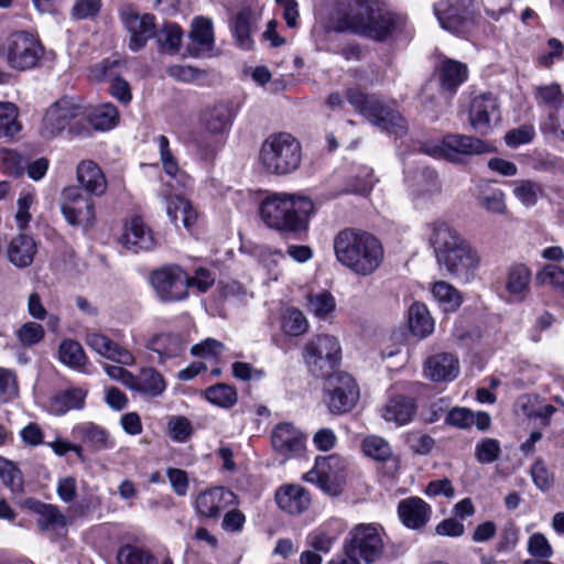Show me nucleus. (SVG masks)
<instances>
[{
	"mask_svg": "<svg viewBox=\"0 0 564 564\" xmlns=\"http://www.w3.org/2000/svg\"><path fill=\"white\" fill-rule=\"evenodd\" d=\"M232 32L240 47L249 48L251 46L250 21L246 11L239 12L234 21Z\"/></svg>",
	"mask_w": 564,
	"mask_h": 564,
	"instance_id": "0e129e2a",
	"label": "nucleus"
},
{
	"mask_svg": "<svg viewBox=\"0 0 564 564\" xmlns=\"http://www.w3.org/2000/svg\"><path fill=\"white\" fill-rule=\"evenodd\" d=\"M1 54L13 69L26 70L37 66L43 57L44 47L34 35L21 31L6 40Z\"/></svg>",
	"mask_w": 564,
	"mask_h": 564,
	"instance_id": "6e6552de",
	"label": "nucleus"
},
{
	"mask_svg": "<svg viewBox=\"0 0 564 564\" xmlns=\"http://www.w3.org/2000/svg\"><path fill=\"white\" fill-rule=\"evenodd\" d=\"M278 506L290 514H300L311 505L310 492L300 485H286L275 494Z\"/></svg>",
	"mask_w": 564,
	"mask_h": 564,
	"instance_id": "cd10ccee",
	"label": "nucleus"
},
{
	"mask_svg": "<svg viewBox=\"0 0 564 564\" xmlns=\"http://www.w3.org/2000/svg\"><path fill=\"white\" fill-rule=\"evenodd\" d=\"M541 130L564 140V105L557 111L546 113L545 119L541 122Z\"/></svg>",
	"mask_w": 564,
	"mask_h": 564,
	"instance_id": "e2e57ef3",
	"label": "nucleus"
},
{
	"mask_svg": "<svg viewBox=\"0 0 564 564\" xmlns=\"http://www.w3.org/2000/svg\"><path fill=\"white\" fill-rule=\"evenodd\" d=\"M0 478L12 492L23 491V476L20 469L10 460L0 457Z\"/></svg>",
	"mask_w": 564,
	"mask_h": 564,
	"instance_id": "603ef678",
	"label": "nucleus"
},
{
	"mask_svg": "<svg viewBox=\"0 0 564 564\" xmlns=\"http://www.w3.org/2000/svg\"><path fill=\"white\" fill-rule=\"evenodd\" d=\"M36 253V245L31 236L20 234L14 237L8 247V257L18 268L29 267Z\"/></svg>",
	"mask_w": 564,
	"mask_h": 564,
	"instance_id": "473e14b6",
	"label": "nucleus"
},
{
	"mask_svg": "<svg viewBox=\"0 0 564 564\" xmlns=\"http://www.w3.org/2000/svg\"><path fill=\"white\" fill-rule=\"evenodd\" d=\"M236 502L232 491L216 487L200 492L195 500L196 511L207 518H217L228 506Z\"/></svg>",
	"mask_w": 564,
	"mask_h": 564,
	"instance_id": "4be33fe9",
	"label": "nucleus"
},
{
	"mask_svg": "<svg viewBox=\"0 0 564 564\" xmlns=\"http://www.w3.org/2000/svg\"><path fill=\"white\" fill-rule=\"evenodd\" d=\"M301 142L288 132L270 134L261 144L259 162L271 175H288L295 172L302 162Z\"/></svg>",
	"mask_w": 564,
	"mask_h": 564,
	"instance_id": "20e7f679",
	"label": "nucleus"
},
{
	"mask_svg": "<svg viewBox=\"0 0 564 564\" xmlns=\"http://www.w3.org/2000/svg\"><path fill=\"white\" fill-rule=\"evenodd\" d=\"M155 35L164 50L176 52L181 44L183 32L176 23L167 22Z\"/></svg>",
	"mask_w": 564,
	"mask_h": 564,
	"instance_id": "bf43d9fd",
	"label": "nucleus"
},
{
	"mask_svg": "<svg viewBox=\"0 0 564 564\" xmlns=\"http://www.w3.org/2000/svg\"><path fill=\"white\" fill-rule=\"evenodd\" d=\"M341 358L339 341L332 335H318L311 339L303 349V359L308 371L317 378L333 375Z\"/></svg>",
	"mask_w": 564,
	"mask_h": 564,
	"instance_id": "0eeeda50",
	"label": "nucleus"
},
{
	"mask_svg": "<svg viewBox=\"0 0 564 564\" xmlns=\"http://www.w3.org/2000/svg\"><path fill=\"white\" fill-rule=\"evenodd\" d=\"M117 562L118 564H158L155 557L148 550L131 544L119 549Z\"/></svg>",
	"mask_w": 564,
	"mask_h": 564,
	"instance_id": "09e8293b",
	"label": "nucleus"
},
{
	"mask_svg": "<svg viewBox=\"0 0 564 564\" xmlns=\"http://www.w3.org/2000/svg\"><path fill=\"white\" fill-rule=\"evenodd\" d=\"M59 206L70 226L88 231L95 225V203L90 196L84 195L78 186H67L62 191Z\"/></svg>",
	"mask_w": 564,
	"mask_h": 564,
	"instance_id": "1a4fd4ad",
	"label": "nucleus"
},
{
	"mask_svg": "<svg viewBox=\"0 0 564 564\" xmlns=\"http://www.w3.org/2000/svg\"><path fill=\"white\" fill-rule=\"evenodd\" d=\"M102 7V0H75L70 15L75 20H87L96 18Z\"/></svg>",
	"mask_w": 564,
	"mask_h": 564,
	"instance_id": "680f3d73",
	"label": "nucleus"
},
{
	"mask_svg": "<svg viewBox=\"0 0 564 564\" xmlns=\"http://www.w3.org/2000/svg\"><path fill=\"white\" fill-rule=\"evenodd\" d=\"M120 20L130 34L129 47L137 52L156 34L155 18L150 13H139L131 7L120 11Z\"/></svg>",
	"mask_w": 564,
	"mask_h": 564,
	"instance_id": "4468645a",
	"label": "nucleus"
},
{
	"mask_svg": "<svg viewBox=\"0 0 564 564\" xmlns=\"http://www.w3.org/2000/svg\"><path fill=\"white\" fill-rule=\"evenodd\" d=\"M432 230L430 242L434 248L437 261L465 241L455 229L445 221H435L430 225Z\"/></svg>",
	"mask_w": 564,
	"mask_h": 564,
	"instance_id": "c85d7f7f",
	"label": "nucleus"
},
{
	"mask_svg": "<svg viewBox=\"0 0 564 564\" xmlns=\"http://www.w3.org/2000/svg\"><path fill=\"white\" fill-rule=\"evenodd\" d=\"M469 0H442L434 7L443 29L463 33L470 24Z\"/></svg>",
	"mask_w": 564,
	"mask_h": 564,
	"instance_id": "a211bd4d",
	"label": "nucleus"
},
{
	"mask_svg": "<svg viewBox=\"0 0 564 564\" xmlns=\"http://www.w3.org/2000/svg\"><path fill=\"white\" fill-rule=\"evenodd\" d=\"M26 166V160L13 150L0 149V167L10 175L20 176Z\"/></svg>",
	"mask_w": 564,
	"mask_h": 564,
	"instance_id": "6e6d98bb",
	"label": "nucleus"
},
{
	"mask_svg": "<svg viewBox=\"0 0 564 564\" xmlns=\"http://www.w3.org/2000/svg\"><path fill=\"white\" fill-rule=\"evenodd\" d=\"M304 440V434L291 423H279L271 432L274 451L285 458L301 454Z\"/></svg>",
	"mask_w": 564,
	"mask_h": 564,
	"instance_id": "6ab92c4d",
	"label": "nucleus"
},
{
	"mask_svg": "<svg viewBox=\"0 0 564 564\" xmlns=\"http://www.w3.org/2000/svg\"><path fill=\"white\" fill-rule=\"evenodd\" d=\"M332 29L384 42L395 40L406 31V19L379 8L377 0H346L338 9Z\"/></svg>",
	"mask_w": 564,
	"mask_h": 564,
	"instance_id": "f257e3e1",
	"label": "nucleus"
},
{
	"mask_svg": "<svg viewBox=\"0 0 564 564\" xmlns=\"http://www.w3.org/2000/svg\"><path fill=\"white\" fill-rule=\"evenodd\" d=\"M362 451L368 457L380 462L389 459L392 455L388 442L376 435L368 436L362 441Z\"/></svg>",
	"mask_w": 564,
	"mask_h": 564,
	"instance_id": "5fc2aeb1",
	"label": "nucleus"
},
{
	"mask_svg": "<svg viewBox=\"0 0 564 564\" xmlns=\"http://www.w3.org/2000/svg\"><path fill=\"white\" fill-rule=\"evenodd\" d=\"M166 389V382L163 376L154 368H143L138 376H134V382L131 390L147 397L156 398Z\"/></svg>",
	"mask_w": 564,
	"mask_h": 564,
	"instance_id": "c9c22d12",
	"label": "nucleus"
},
{
	"mask_svg": "<svg viewBox=\"0 0 564 564\" xmlns=\"http://www.w3.org/2000/svg\"><path fill=\"white\" fill-rule=\"evenodd\" d=\"M205 397L210 403L221 408H230L237 402L236 390L225 383L209 387L205 391Z\"/></svg>",
	"mask_w": 564,
	"mask_h": 564,
	"instance_id": "3c124183",
	"label": "nucleus"
},
{
	"mask_svg": "<svg viewBox=\"0 0 564 564\" xmlns=\"http://www.w3.org/2000/svg\"><path fill=\"white\" fill-rule=\"evenodd\" d=\"M409 326L411 332L421 338L429 336L434 328V322L427 307L419 302L409 308Z\"/></svg>",
	"mask_w": 564,
	"mask_h": 564,
	"instance_id": "58836bf2",
	"label": "nucleus"
},
{
	"mask_svg": "<svg viewBox=\"0 0 564 564\" xmlns=\"http://www.w3.org/2000/svg\"><path fill=\"white\" fill-rule=\"evenodd\" d=\"M477 200L482 208L490 213L501 215L507 210L503 192L499 188L490 187L488 184L479 187Z\"/></svg>",
	"mask_w": 564,
	"mask_h": 564,
	"instance_id": "37998d69",
	"label": "nucleus"
},
{
	"mask_svg": "<svg viewBox=\"0 0 564 564\" xmlns=\"http://www.w3.org/2000/svg\"><path fill=\"white\" fill-rule=\"evenodd\" d=\"M538 281L564 293V269L556 264L545 265L536 275Z\"/></svg>",
	"mask_w": 564,
	"mask_h": 564,
	"instance_id": "052dcab7",
	"label": "nucleus"
},
{
	"mask_svg": "<svg viewBox=\"0 0 564 564\" xmlns=\"http://www.w3.org/2000/svg\"><path fill=\"white\" fill-rule=\"evenodd\" d=\"M76 177L80 189H85L91 196L100 197L107 191V178L99 165L91 160L78 163Z\"/></svg>",
	"mask_w": 564,
	"mask_h": 564,
	"instance_id": "393cba45",
	"label": "nucleus"
},
{
	"mask_svg": "<svg viewBox=\"0 0 564 564\" xmlns=\"http://www.w3.org/2000/svg\"><path fill=\"white\" fill-rule=\"evenodd\" d=\"M336 259L358 275L372 274L383 261L381 242L370 232L346 228L334 238Z\"/></svg>",
	"mask_w": 564,
	"mask_h": 564,
	"instance_id": "f03ea898",
	"label": "nucleus"
},
{
	"mask_svg": "<svg viewBox=\"0 0 564 564\" xmlns=\"http://www.w3.org/2000/svg\"><path fill=\"white\" fill-rule=\"evenodd\" d=\"M495 149L487 142L465 134H447L440 144L429 148V154L449 162H460L463 156L492 152Z\"/></svg>",
	"mask_w": 564,
	"mask_h": 564,
	"instance_id": "f8f14e48",
	"label": "nucleus"
},
{
	"mask_svg": "<svg viewBox=\"0 0 564 564\" xmlns=\"http://www.w3.org/2000/svg\"><path fill=\"white\" fill-rule=\"evenodd\" d=\"M121 241L126 249L133 252L149 251L153 249L156 241L152 231L147 227L141 217H133L126 227Z\"/></svg>",
	"mask_w": 564,
	"mask_h": 564,
	"instance_id": "bb28decb",
	"label": "nucleus"
},
{
	"mask_svg": "<svg viewBox=\"0 0 564 564\" xmlns=\"http://www.w3.org/2000/svg\"><path fill=\"white\" fill-rule=\"evenodd\" d=\"M398 514L406 528L419 530L429 522L432 508L419 497H409L399 502Z\"/></svg>",
	"mask_w": 564,
	"mask_h": 564,
	"instance_id": "b1692460",
	"label": "nucleus"
},
{
	"mask_svg": "<svg viewBox=\"0 0 564 564\" xmlns=\"http://www.w3.org/2000/svg\"><path fill=\"white\" fill-rule=\"evenodd\" d=\"M61 362L75 370H83L87 364V356L82 345L73 339H65L58 348Z\"/></svg>",
	"mask_w": 564,
	"mask_h": 564,
	"instance_id": "ea45409f",
	"label": "nucleus"
},
{
	"mask_svg": "<svg viewBox=\"0 0 564 564\" xmlns=\"http://www.w3.org/2000/svg\"><path fill=\"white\" fill-rule=\"evenodd\" d=\"M535 98L547 113L557 111L564 105V94L556 84L536 87Z\"/></svg>",
	"mask_w": 564,
	"mask_h": 564,
	"instance_id": "79ce46f5",
	"label": "nucleus"
},
{
	"mask_svg": "<svg viewBox=\"0 0 564 564\" xmlns=\"http://www.w3.org/2000/svg\"><path fill=\"white\" fill-rule=\"evenodd\" d=\"M313 210L308 197L289 193L270 194L260 205L261 219L269 228L292 235L307 230Z\"/></svg>",
	"mask_w": 564,
	"mask_h": 564,
	"instance_id": "7ed1b4c3",
	"label": "nucleus"
},
{
	"mask_svg": "<svg viewBox=\"0 0 564 564\" xmlns=\"http://www.w3.org/2000/svg\"><path fill=\"white\" fill-rule=\"evenodd\" d=\"M514 196L525 206H534L542 195V187L536 182L522 180L514 182Z\"/></svg>",
	"mask_w": 564,
	"mask_h": 564,
	"instance_id": "864d4df0",
	"label": "nucleus"
},
{
	"mask_svg": "<svg viewBox=\"0 0 564 564\" xmlns=\"http://www.w3.org/2000/svg\"><path fill=\"white\" fill-rule=\"evenodd\" d=\"M344 470L345 464L339 456L317 457L314 468L304 475V480L316 485L327 495L337 496Z\"/></svg>",
	"mask_w": 564,
	"mask_h": 564,
	"instance_id": "ddd939ff",
	"label": "nucleus"
},
{
	"mask_svg": "<svg viewBox=\"0 0 564 564\" xmlns=\"http://www.w3.org/2000/svg\"><path fill=\"white\" fill-rule=\"evenodd\" d=\"M82 109L69 98L54 102L44 113L40 133L46 139H53L64 131L77 118Z\"/></svg>",
	"mask_w": 564,
	"mask_h": 564,
	"instance_id": "2eb2a0df",
	"label": "nucleus"
},
{
	"mask_svg": "<svg viewBox=\"0 0 564 564\" xmlns=\"http://www.w3.org/2000/svg\"><path fill=\"white\" fill-rule=\"evenodd\" d=\"M346 99L356 111L381 130L395 134H401L405 131L404 118L375 97H367L361 90L349 88L346 90Z\"/></svg>",
	"mask_w": 564,
	"mask_h": 564,
	"instance_id": "423d86ee",
	"label": "nucleus"
},
{
	"mask_svg": "<svg viewBox=\"0 0 564 564\" xmlns=\"http://www.w3.org/2000/svg\"><path fill=\"white\" fill-rule=\"evenodd\" d=\"M169 434L176 442H185L192 434V425L184 416H173L169 421Z\"/></svg>",
	"mask_w": 564,
	"mask_h": 564,
	"instance_id": "338daca9",
	"label": "nucleus"
},
{
	"mask_svg": "<svg viewBox=\"0 0 564 564\" xmlns=\"http://www.w3.org/2000/svg\"><path fill=\"white\" fill-rule=\"evenodd\" d=\"M468 76L466 64L446 58L438 66V80L443 91L454 95Z\"/></svg>",
	"mask_w": 564,
	"mask_h": 564,
	"instance_id": "2f4dec72",
	"label": "nucleus"
},
{
	"mask_svg": "<svg viewBox=\"0 0 564 564\" xmlns=\"http://www.w3.org/2000/svg\"><path fill=\"white\" fill-rule=\"evenodd\" d=\"M119 115L117 108L111 104H104L95 107L88 115L91 127L96 130H110L118 123Z\"/></svg>",
	"mask_w": 564,
	"mask_h": 564,
	"instance_id": "a19ab883",
	"label": "nucleus"
},
{
	"mask_svg": "<svg viewBox=\"0 0 564 564\" xmlns=\"http://www.w3.org/2000/svg\"><path fill=\"white\" fill-rule=\"evenodd\" d=\"M531 476L534 485L542 491L549 490L554 484V476L549 471L545 464L539 459L531 468Z\"/></svg>",
	"mask_w": 564,
	"mask_h": 564,
	"instance_id": "774afa93",
	"label": "nucleus"
},
{
	"mask_svg": "<svg viewBox=\"0 0 564 564\" xmlns=\"http://www.w3.org/2000/svg\"><path fill=\"white\" fill-rule=\"evenodd\" d=\"M528 552L534 558L549 560L553 556V549L543 533H533L528 540Z\"/></svg>",
	"mask_w": 564,
	"mask_h": 564,
	"instance_id": "69168bd1",
	"label": "nucleus"
},
{
	"mask_svg": "<svg viewBox=\"0 0 564 564\" xmlns=\"http://www.w3.org/2000/svg\"><path fill=\"white\" fill-rule=\"evenodd\" d=\"M166 214L176 226L177 220L181 219L186 229H189L197 220V213L192 204L180 195L170 196L167 198Z\"/></svg>",
	"mask_w": 564,
	"mask_h": 564,
	"instance_id": "4c0bfd02",
	"label": "nucleus"
},
{
	"mask_svg": "<svg viewBox=\"0 0 564 564\" xmlns=\"http://www.w3.org/2000/svg\"><path fill=\"white\" fill-rule=\"evenodd\" d=\"M87 392L80 388L63 390L50 400V412L63 415L70 410H80L85 405Z\"/></svg>",
	"mask_w": 564,
	"mask_h": 564,
	"instance_id": "f704fd0d",
	"label": "nucleus"
},
{
	"mask_svg": "<svg viewBox=\"0 0 564 564\" xmlns=\"http://www.w3.org/2000/svg\"><path fill=\"white\" fill-rule=\"evenodd\" d=\"M384 543L379 529L375 524L360 523L355 525L344 542V558L340 564H366L379 561L383 555Z\"/></svg>",
	"mask_w": 564,
	"mask_h": 564,
	"instance_id": "39448f33",
	"label": "nucleus"
},
{
	"mask_svg": "<svg viewBox=\"0 0 564 564\" xmlns=\"http://www.w3.org/2000/svg\"><path fill=\"white\" fill-rule=\"evenodd\" d=\"M459 373V361L449 352H438L426 358L424 375L434 382L452 381Z\"/></svg>",
	"mask_w": 564,
	"mask_h": 564,
	"instance_id": "5701e85b",
	"label": "nucleus"
},
{
	"mask_svg": "<svg viewBox=\"0 0 564 564\" xmlns=\"http://www.w3.org/2000/svg\"><path fill=\"white\" fill-rule=\"evenodd\" d=\"M150 284L162 302H175L187 296L189 279L178 265L167 264L151 272Z\"/></svg>",
	"mask_w": 564,
	"mask_h": 564,
	"instance_id": "9b49d317",
	"label": "nucleus"
},
{
	"mask_svg": "<svg viewBox=\"0 0 564 564\" xmlns=\"http://www.w3.org/2000/svg\"><path fill=\"white\" fill-rule=\"evenodd\" d=\"M235 113L229 102H217L205 108L200 115V123L205 132L219 137L231 127Z\"/></svg>",
	"mask_w": 564,
	"mask_h": 564,
	"instance_id": "412c9836",
	"label": "nucleus"
},
{
	"mask_svg": "<svg viewBox=\"0 0 564 564\" xmlns=\"http://www.w3.org/2000/svg\"><path fill=\"white\" fill-rule=\"evenodd\" d=\"M499 121L500 109L495 96L491 94H482L471 100L469 122L476 132L486 135Z\"/></svg>",
	"mask_w": 564,
	"mask_h": 564,
	"instance_id": "f3484780",
	"label": "nucleus"
},
{
	"mask_svg": "<svg viewBox=\"0 0 564 564\" xmlns=\"http://www.w3.org/2000/svg\"><path fill=\"white\" fill-rule=\"evenodd\" d=\"M501 454L500 443L496 438H484L476 444L475 456L480 464H491Z\"/></svg>",
	"mask_w": 564,
	"mask_h": 564,
	"instance_id": "4d7b16f0",
	"label": "nucleus"
},
{
	"mask_svg": "<svg viewBox=\"0 0 564 564\" xmlns=\"http://www.w3.org/2000/svg\"><path fill=\"white\" fill-rule=\"evenodd\" d=\"M335 299L327 291L308 294L307 296V310L318 318L328 317L335 311Z\"/></svg>",
	"mask_w": 564,
	"mask_h": 564,
	"instance_id": "de8ad7c7",
	"label": "nucleus"
},
{
	"mask_svg": "<svg viewBox=\"0 0 564 564\" xmlns=\"http://www.w3.org/2000/svg\"><path fill=\"white\" fill-rule=\"evenodd\" d=\"M282 328L291 336H300L307 330L308 323L300 310L290 308L284 315Z\"/></svg>",
	"mask_w": 564,
	"mask_h": 564,
	"instance_id": "13d9d810",
	"label": "nucleus"
},
{
	"mask_svg": "<svg viewBox=\"0 0 564 564\" xmlns=\"http://www.w3.org/2000/svg\"><path fill=\"white\" fill-rule=\"evenodd\" d=\"M158 144L160 149L161 162L165 173L172 178H176L177 183H181L182 186H186L189 180L185 174H178V165L170 150L169 139L161 134L158 137Z\"/></svg>",
	"mask_w": 564,
	"mask_h": 564,
	"instance_id": "a18cd8bd",
	"label": "nucleus"
},
{
	"mask_svg": "<svg viewBox=\"0 0 564 564\" xmlns=\"http://www.w3.org/2000/svg\"><path fill=\"white\" fill-rule=\"evenodd\" d=\"M147 347L158 354L159 364L165 365L169 360L181 357L185 351L186 345L180 335L159 334L149 341Z\"/></svg>",
	"mask_w": 564,
	"mask_h": 564,
	"instance_id": "c756f323",
	"label": "nucleus"
},
{
	"mask_svg": "<svg viewBox=\"0 0 564 564\" xmlns=\"http://www.w3.org/2000/svg\"><path fill=\"white\" fill-rule=\"evenodd\" d=\"M19 110L9 101H0V138H11L21 130Z\"/></svg>",
	"mask_w": 564,
	"mask_h": 564,
	"instance_id": "c03bdc74",
	"label": "nucleus"
},
{
	"mask_svg": "<svg viewBox=\"0 0 564 564\" xmlns=\"http://www.w3.org/2000/svg\"><path fill=\"white\" fill-rule=\"evenodd\" d=\"M381 412L386 421L404 425L412 420L415 413V403L411 398L397 395L388 401Z\"/></svg>",
	"mask_w": 564,
	"mask_h": 564,
	"instance_id": "72a5a7b5",
	"label": "nucleus"
},
{
	"mask_svg": "<svg viewBox=\"0 0 564 564\" xmlns=\"http://www.w3.org/2000/svg\"><path fill=\"white\" fill-rule=\"evenodd\" d=\"M437 262L444 265L449 274L468 281L478 268L480 258L477 250L465 240Z\"/></svg>",
	"mask_w": 564,
	"mask_h": 564,
	"instance_id": "dca6fc26",
	"label": "nucleus"
},
{
	"mask_svg": "<svg viewBox=\"0 0 564 564\" xmlns=\"http://www.w3.org/2000/svg\"><path fill=\"white\" fill-rule=\"evenodd\" d=\"M191 39L205 50H210L214 44L213 23L209 19L199 17L193 20Z\"/></svg>",
	"mask_w": 564,
	"mask_h": 564,
	"instance_id": "8fccbe9b",
	"label": "nucleus"
},
{
	"mask_svg": "<svg viewBox=\"0 0 564 564\" xmlns=\"http://www.w3.org/2000/svg\"><path fill=\"white\" fill-rule=\"evenodd\" d=\"M86 344L101 357L123 366L134 364L133 355L109 337L97 332H89L86 335Z\"/></svg>",
	"mask_w": 564,
	"mask_h": 564,
	"instance_id": "aec40b11",
	"label": "nucleus"
},
{
	"mask_svg": "<svg viewBox=\"0 0 564 564\" xmlns=\"http://www.w3.org/2000/svg\"><path fill=\"white\" fill-rule=\"evenodd\" d=\"M324 402L333 414L349 412L359 399V388L348 373L326 377Z\"/></svg>",
	"mask_w": 564,
	"mask_h": 564,
	"instance_id": "9d476101",
	"label": "nucleus"
},
{
	"mask_svg": "<svg viewBox=\"0 0 564 564\" xmlns=\"http://www.w3.org/2000/svg\"><path fill=\"white\" fill-rule=\"evenodd\" d=\"M531 270L522 263L509 268L506 276V290L510 302H522L530 292Z\"/></svg>",
	"mask_w": 564,
	"mask_h": 564,
	"instance_id": "7c9ffc66",
	"label": "nucleus"
},
{
	"mask_svg": "<svg viewBox=\"0 0 564 564\" xmlns=\"http://www.w3.org/2000/svg\"><path fill=\"white\" fill-rule=\"evenodd\" d=\"M73 432L80 441L90 446L94 451H101L115 446L108 432L91 422L78 424L74 427Z\"/></svg>",
	"mask_w": 564,
	"mask_h": 564,
	"instance_id": "e433bc0d",
	"label": "nucleus"
},
{
	"mask_svg": "<svg viewBox=\"0 0 564 564\" xmlns=\"http://www.w3.org/2000/svg\"><path fill=\"white\" fill-rule=\"evenodd\" d=\"M26 506L39 516L36 523L41 531L58 532L69 524V518L55 505L31 499L26 501Z\"/></svg>",
	"mask_w": 564,
	"mask_h": 564,
	"instance_id": "a878e982",
	"label": "nucleus"
},
{
	"mask_svg": "<svg viewBox=\"0 0 564 564\" xmlns=\"http://www.w3.org/2000/svg\"><path fill=\"white\" fill-rule=\"evenodd\" d=\"M434 299L440 303L444 311H455L462 303L459 292L449 283L438 281L432 288Z\"/></svg>",
	"mask_w": 564,
	"mask_h": 564,
	"instance_id": "49530a36",
	"label": "nucleus"
}]
</instances>
